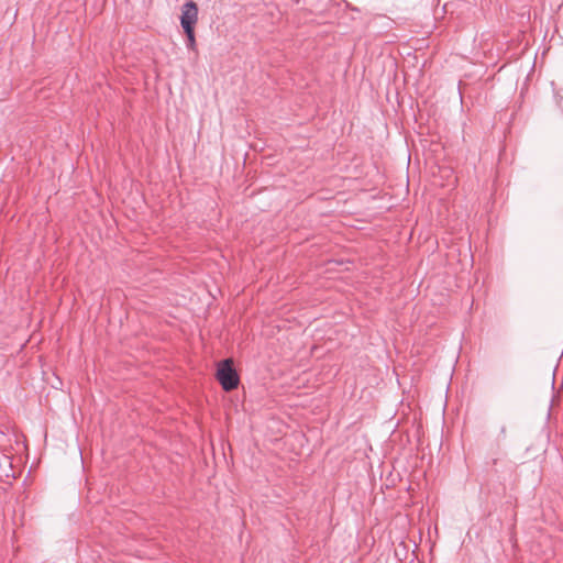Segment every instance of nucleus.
<instances>
[{"label": "nucleus", "instance_id": "nucleus-4", "mask_svg": "<svg viewBox=\"0 0 563 563\" xmlns=\"http://www.w3.org/2000/svg\"><path fill=\"white\" fill-rule=\"evenodd\" d=\"M5 438V434L4 432L0 431V443L2 442V440Z\"/></svg>", "mask_w": 563, "mask_h": 563}, {"label": "nucleus", "instance_id": "nucleus-2", "mask_svg": "<svg viewBox=\"0 0 563 563\" xmlns=\"http://www.w3.org/2000/svg\"><path fill=\"white\" fill-rule=\"evenodd\" d=\"M198 21V5L195 1L188 0L181 5L180 25L184 31L195 30Z\"/></svg>", "mask_w": 563, "mask_h": 563}, {"label": "nucleus", "instance_id": "nucleus-1", "mask_svg": "<svg viewBox=\"0 0 563 563\" xmlns=\"http://www.w3.org/2000/svg\"><path fill=\"white\" fill-rule=\"evenodd\" d=\"M217 379L225 391H231L238 388L240 377L233 366V361L231 358L223 360L219 363L217 369Z\"/></svg>", "mask_w": 563, "mask_h": 563}, {"label": "nucleus", "instance_id": "nucleus-3", "mask_svg": "<svg viewBox=\"0 0 563 563\" xmlns=\"http://www.w3.org/2000/svg\"><path fill=\"white\" fill-rule=\"evenodd\" d=\"M186 34V47L188 49H196V37H195V30H186L184 31Z\"/></svg>", "mask_w": 563, "mask_h": 563}]
</instances>
